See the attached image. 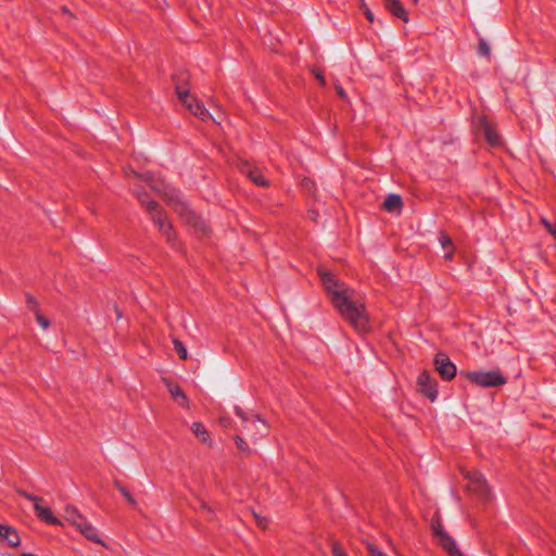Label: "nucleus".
Instances as JSON below:
<instances>
[{"mask_svg":"<svg viewBox=\"0 0 556 556\" xmlns=\"http://www.w3.org/2000/svg\"><path fill=\"white\" fill-rule=\"evenodd\" d=\"M367 549H368V553L370 556H387L383 552H381L379 548H377L372 544H368Z\"/></svg>","mask_w":556,"mask_h":556,"instance_id":"obj_29","label":"nucleus"},{"mask_svg":"<svg viewBox=\"0 0 556 556\" xmlns=\"http://www.w3.org/2000/svg\"><path fill=\"white\" fill-rule=\"evenodd\" d=\"M309 217L313 219V220H316V217H317V214L315 211H311L309 212Z\"/></svg>","mask_w":556,"mask_h":556,"instance_id":"obj_34","label":"nucleus"},{"mask_svg":"<svg viewBox=\"0 0 556 556\" xmlns=\"http://www.w3.org/2000/svg\"><path fill=\"white\" fill-rule=\"evenodd\" d=\"M236 414L242 420V427L247 437L257 441L268 432L267 422L255 414H245L241 408L236 407Z\"/></svg>","mask_w":556,"mask_h":556,"instance_id":"obj_4","label":"nucleus"},{"mask_svg":"<svg viewBox=\"0 0 556 556\" xmlns=\"http://www.w3.org/2000/svg\"><path fill=\"white\" fill-rule=\"evenodd\" d=\"M115 486L124 495L128 503H130L131 505H136L135 498L126 488H124L119 482H115Z\"/></svg>","mask_w":556,"mask_h":556,"instance_id":"obj_23","label":"nucleus"},{"mask_svg":"<svg viewBox=\"0 0 556 556\" xmlns=\"http://www.w3.org/2000/svg\"><path fill=\"white\" fill-rule=\"evenodd\" d=\"M36 320L43 329H47L50 326V321L39 313L36 314Z\"/></svg>","mask_w":556,"mask_h":556,"instance_id":"obj_30","label":"nucleus"},{"mask_svg":"<svg viewBox=\"0 0 556 556\" xmlns=\"http://www.w3.org/2000/svg\"><path fill=\"white\" fill-rule=\"evenodd\" d=\"M434 535L439 540V544L444 548L450 556H464L458 549L456 542L443 529L439 519H433L431 523Z\"/></svg>","mask_w":556,"mask_h":556,"instance_id":"obj_9","label":"nucleus"},{"mask_svg":"<svg viewBox=\"0 0 556 556\" xmlns=\"http://www.w3.org/2000/svg\"><path fill=\"white\" fill-rule=\"evenodd\" d=\"M21 496L25 497L26 500L30 501L33 504H34V510L36 513V516L37 518H39L41 521L48 523V525H53V526H59L61 525V521L53 516L52 511L50 510V508L48 507H45L42 506L40 503L42 502V498L41 497H38L36 495H33L22 489H18L16 491Z\"/></svg>","mask_w":556,"mask_h":556,"instance_id":"obj_7","label":"nucleus"},{"mask_svg":"<svg viewBox=\"0 0 556 556\" xmlns=\"http://www.w3.org/2000/svg\"><path fill=\"white\" fill-rule=\"evenodd\" d=\"M417 386L419 391L431 402L438 397L437 381L429 372L424 371L418 376Z\"/></svg>","mask_w":556,"mask_h":556,"instance_id":"obj_10","label":"nucleus"},{"mask_svg":"<svg viewBox=\"0 0 556 556\" xmlns=\"http://www.w3.org/2000/svg\"><path fill=\"white\" fill-rule=\"evenodd\" d=\"M439 240H440V243H441L443 249H447V248L450 249V251L445 253L444 257L446 260H451L452 256H453L452 239L447 235L441 233Z\"/></svg>","mask_w":556,"mask_h":556,"instance_id":"obj_21","label":"nucleus"},{"mask_svg":"<svg viewBox=\"0 0 556 556\" xmlns=\"http://www.w3.org/2000/svg\"><path fill=\"white\" fill-rule=\"evenodd\" d=\"M135 193L137 199L147 206L148 212L151 214L154 224L159 227V230L162 232V235L167 239L169 243L174 244L175 231L172 224L160 210L157 202L149 200V195L144 191L136 190Z\"/></svg>","mask_w":556,"mask_h":556,"instance_id":"obj_3","label":"nucleus"},{"mask_svg":"<svg viewBox=\"0 0 556 556\" xmlns=\"http://www.w3.org/2000/svg\"><path fill=\"white\" fill-rule=\"evenodd\" d=\"M116 313H117V318H121L122 314H121V312L117 308H116Z\"/></svg>","mask_w":556,"mask_h":556,"instance_id":"obj_37","label":"nucleus"},{"mask_svg":"<svg viewBox=\"0 0 556 556\" xmlns=\"http://www.w3.org/2000/svg\"><path fill=\"white\" fill-rule=\"evenodd\" d=\"M76 529L89 541L106 547V544L101 539L97 528L87 520L85 517L76 527Z\"/></svg>","mask_w":556,"mask_h":556,"instance_id":"obj_13","label":"nucleus"},{"mask_svg":"<svg viewBox=\"0 0 556 556\" xmlns=\"http://www.w3.org/2000/svg\"><path fill=\"white\" fill-rule=\"evenodd\" d=\"M173 344H174V349H175L176 353L178 354V356L181 359H187L188 353H187V349L184 345V343L181 341H179L178 339H174Z\"/></svg>","mask_w":556,"mask_h":556,"instance_id":"obj_22","label":"nucleus"},{"mask_svg":"<svg viewBox=\"0 0 556 556\" xmlns=\"http://www.w3.org/2000/svg\"><path fill=\"white\" fill-rule=\"evenodd\" d=\"M336 91L341 99L346 98V93L340 85H336Z\"/></svg>","mask_w":556,"mask_h":556,"instance_id":"obj_32","label":"nucleus"},{"mask_svg":"<svg viewBox=\"0 0 556 556\" xmlns=\"http://www.w3.org/2000/svg\"><path fill=\"white\" fill-rule=\"evenodd\" d=\"M164 382L167 387V390L168 392L170 393V395L173 396V399L180 405V406H187L188 405V397L187 395L185 394V392L182 391V389L176 384V383H173L170 382L169 380L167 379H164Z\"/></svg>","mask_w":556,"mask_h":556,"instance_id":"obj_16","label":"nucleus"},{"mask_svg":"<svg viewBox=\"0 0 556 556\" xmlns=\"http://www.w3.org/2000/svg\"><path fill=\"white\" fill-rule=\"evenodd\" d=\"M435 369L442 379L450 381L456 376V366L443 353H438L434 357Z\"/></svg>","mask_w":556,"mask_h":556,"instance_id":"obj_11","label":"nucleus"},{"mask_svg":"<svg viewBox=\"0 0 556 556\" xmlns=\"http://www.w3.org/2000/svg\"><path fill=\"white\" fill-rule=\"evenodd\" d=\"M236 445L237 447L242 452H249V446L244 442V440L241 438V435L236 437Z\"/></svg>","mask_w":556,"mask_h":556,"instance_id":"obj_27","label":"nucleus"},{"mask_svg":"<svg viewBox=\"0 0 556 556\" xmlns=\"http://www.w3.org/2000/svg\"><path fill=\"white\" fill-rule=\"evenodd\" d=\"M23 556H37V555L30 554V553H25V554H23Z\"/></svg>","mask_w":556,"mask_h":556,"instance_id":"obj_35","label":"nucleus"},{"mask_svg":"<svg viewBox=\"0 0 556 556\" xmlns=\"http://www.w3.org/2000/svg\"><path fill=\"white\" fill-rule=\"evenodd\" d=\"M176 93L182 104L192 113L194 116L200 118L201 121H213L216 124H219L217 119L205 109L204 104L200 102L197 98L189 94V90L184 88L180 85L176 86Z\"/></svg>","mask_w":556,"mask_h":556,"instance_id":"obj_5","label":"nucleus"},{"mask_svg":"<svg viewBox=\"0 0 556 556\" xmlns=\"http://www.w3.org/2000/svg\"><path fill=\"white\" fill-rule=\"evenodd\" d=\"M28 302L29 303H35L34 299L31 296H28Z\"/></svg>","mask_w":556,"mask_h":556,"instance_id":"obj_36","label":"nucleus"},{"mask_svg":"<svg viewBox=\"0 0 556 556\" xmlns=\"http://www.w3.org/2000/svg\"><path fill=\"white\" fill-rule=\"evenodd\" d=\"M255 518H256L257 525L260 527H262V528H266L267 527V520L265 518H261L257 515H255Z\"/></svg>","mask_w":556,"mask_h":556,"instance_id":"obj_33","label":"nucleus"},{"mask_svg":"<svg viewBox=\"0 0 556 556\" xmlns=\"http://www.w3.org/2000/svg\"><path fill=\"white\" fill-rule=\"evenodd\" d=\"M0 539L7 541L8 544L12 547H16L21 543L17 531L9 526L0 525Z\"/></svg>","mask_w":556,"mask_h":556,"instance_id":"obj_15","label":"nucleus"},{"mask_svg":"<svg viewBox=\"0 0 556 556\" xmlns=\"http://www.w3.org/2000/svg\"><path fill=\"white\" fill-rule=\"evenodd\" d=\"M323 286L336 308L358 332H366L369 329L368 315L364 304L356 298L353 289L339 281L330 271L318 270Z\"/></svg>","mask_w":556,"mask_h":556,"instance_id":"obj_1","label":"nucleus"},{"mask_svg":"<svg viewBox=\"0 0 556 556\" xmlns=\"http://www.w3.org/2000/svg\"><path fill=\"white\" fill-rule=\"evenodd\" d=\"M191 430L194 433L197 438H199L202 442L208 443V432L203 424L201 422H193L191 426Z\"/></svg>","mask_w":556,"mask_h":556,"instance_id":"obj_20","label":"nucleus"},{"mask_svg":"<svg viewBox=\"0 0 556 556\" xmlns=\"http://www.w3.org/2000/svg\"><path fill=\"white\" fill-rule=\"evenodd\" d=\"M64 518L75 528L85 518L75 506L67 505L65 507Z\"/></svg>","mask_w":556,"mask_h":556,"instance_id":"obj_19","label":"nucleus"},{"mask_svg":"<svg viewBox=\"0 0 556 556\" xmlns=\"http://www.w3.org/2000/svg\"><path fill=\"white\" fill-rule=\"evenodd\" d=\"M418 0H413L414 3H417Z\"/></svg>","mask_w":556,"mask_h":556,"instance_id":"obj_38","label":"nucleus"},{"mask_svg":"<svg viewBox=\"0 0 556 556\" xmlns=\"http://www.w3.org/2000/svg\"><path fill=\"white\" fill-rule=\"evenodd\" d=\"M541 220L545 228L548 230V232L556 238V224H551L546 218H542Z\"/></svg>","mask_w":556,"mask_h":556,"instance_id":"obj_28","label":"nucleus"},{"mask_svg":"<svg viewBox=\"0 0 556 556\" xmlns=\"http://www.w3.org/2000/svg\"><path fill=\"white\" fill-rule=\"evenodd\" d=\"M359 1H361V9H362L364 15L366 16L368 22L372 23L375 20L374 13L370 11V9L365 3V0H359Z\"/></svg>","mask_w":556,"mask_h":556,"instance_id":"obj_25","label":"nucleus"},{"mask_svg":"<svg viewBox=\"0 0 556 556\" xmlns=\"http://www.w3.org/2000/svg\"><path fill=\"white\" fill-rule=\"evenodd\" d=\"M468 481V490L478 496L488 500L490 497V489L482 473L476 470H467L464 472Z\"/></svg>","mask_w":556,"mask_h":556,"instance_id":"obj_8","label":"nucleus"},{"mask_svg":"<svg viewBox=\"0 0 556 556\" xmlns=\"http://www.w3.org/2000/svg\"><path fill=\"white\" fill-rule=\"evenodd\" d=\"M312 74L316 77V79L321 84V85H325L326 84V80H325V77L323 75V73L320 71H318L317 68H313L312 70Z\"/></svg>","mask_w":556,"mask_h":556,"instance_id":"obj_31","label":"nucleus"},{"mask_svg":"<svg viewBox=\"0 0 556 556\" xmlns=\"http://www.w3.org/2000/svg\"><path fill=\"white\" fill-rule=\"evenodd\" d=\"M134 174L146 180L154 191L162 194L180 218L197 232H207L206 223L201 217L197 216V214L189 207V204L184 200L181 193L177 189L165 182L163 179L156 178L154 175H141L136 172H134Z\"/></svg>","mask_w":556,"mask_h":556,"instance_id":"obj_2","label":"nucleus"},{"mask_svg":"<svg viewBox=\"0 0 556 556\" xmlns=\"http://www.w3.org/2000/svg\"><path fill=\"white\" fill-rule=\"evenodd\" d=\"M477 130L481 132L489 144L497 147L501 144V137L496 132L493 124L485 117L478 118Z\"/></svg>","mask_w":556,"mask_h":556,"instance_id":"obj_12","label":"nucleus"},{"mask_svg":"<svg viewBox=\"0 0 556 556\" xmlns=\"http://www.w3.org/2000/svg\"><path fill=\"white\" fill-rule=\"evenodd\" d=\"M241 172L247 175L255 185L261 187L267 186L266 179L257 167L252 166L249 163H243L241 166Z\"/></svg>","mask_w":556,"mask_h":556,"instance_id":"obj_14","label":"nucleus"},{"mask_svg":"<svg viewBox=\"0 0 556 556\" xmlns=\"http://www.w3.org/2000/svg\"><path fill=\"white\" fill-rule=\"evenodd\" d=\"M478 52L482 56H489L490 55V46L484 39H480Z\"/></svg>","mask_w":556,"mask_h":556,"instance_id":"obj_24","label":"nucleus"},{"mask_svg":"<svg viewBox=\"0 0 556 556\" xmlns=\"http://www.w3.org/2000/svg\"><path fill=\"white\" fill-rule=\"evenodd\" d=\"M467 380L471 383L481 387V388H494L503 386L507 382L506 378L500 370H490V371H466L462 372Z\"/></svg>","mask_w":556,"mask_h":556,"instance_id":"obj_6","label":"nucleus"},{"mask_svg":"<svg viewBox=\"0 0 556 556\" xmlns=\"http://www.w3.org/2000/svg\"><path fill=\"white\" fill-rule=\"evenodd\" d=\"M402 206V198L395 193L388 194L382 204L383 210L388 213H400Z\"/></svg>","mask_w":556,"mask_h":556,"instance_id":"obj_17","label":"nucleus"},{"mask_svg":"<svg viewBox=\"0 0 556 556\" xmlns=\"http://www.w3.org/2000/svg\"><path fill=\"white\" fill-rule=\"evenodd\" d=\"M384 7L394 16L401 18L404 22H408L407 12L400 3V0H384Z\"/></svg>","mask_w":556,"mask_h":556,"instance_id":"obj_18","label":"nucleus"},{"mask_svg":"<svg viewBox=\"0 0 556 556\" xmlns=\"http://www.w3.org/2000/svg\"><path fill=\"white\" fill-rule=\"evenodd\" d=\"M332 554L333 556H348L345 551L337 542L332 543Z\"/></svg>","mask_w":556,"mask_h":556,"instance_id":"obj_26","label":"nucleus"}]
</instances>
